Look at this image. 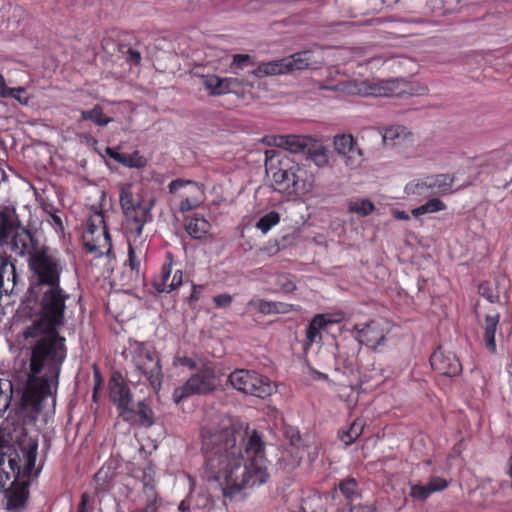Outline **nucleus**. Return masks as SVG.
<instances>
[{
	"label": "nucleus",
	"instance_id": "nucleus-1",
	"mask_svg": "<svg viewBox=\"0 0 512 512\" xmlns=\"http://www.w3.org/2000/svg\"><path fill=\"white\" fill-rule=\"evenodd\" d=\"M207 477L219 483L225 497L268 478L264 443L257 431L229 416L207 421L200 430Z\"/></svg>",
	"mask_w": 512,
	"mask_h": 512
},
{
	"label": "nucleus",
	"instance_id": "nucleus-2",
	"mask_svg": "<svg viewBox=\"0 0 512 512\" xmlns=\"http://www.w3.org/2000/svg\"><path fill=\"white\" fill-rule=\"evenodd\" d=\"M31 349L27 384L22 394V407L38 412L41 403L56 393L59 375L66 358L65 338L57 330L35 336Z\"/></svg>",
	"mask_w": 512,
	"mask_h": 512
},
{
	"label": "nucleus",
	"instance_id": "nucleus-3",
	"mask_svg": "<svg viewBox=\"0 0 512 512\" xmlns=\"http://www.w3.org/2000/svg\"><path fill=\"white\" fill-rule=\"evenodd\" d=\"M41 293L40 316L24 332L25 338L38 336L43 331L57 330L64 324L66 300L69 295L65 293L60 285L38 288Z\"/></svg>",
	"mask_w": 512,
	"mask_h": 512
},
{
	"label": "nucleus",
	"instance_id": "nucleus-4",
	"mask_svg": "<svg viewBox=\"0 0 512 512\" xmlns=\"http://www.w3.org/2000/svg\"><path fill=\"white\" fill-rule=\"evenodd\" d=\"M37 448L36 442L29 441L20 447V452L0 454V489L6 490L8 485L14 484L21 473L26 476L38 474L39 469L35 467Z\"/></svg>",
	"mask_w": 512,
	"mask_h": 512
},
{
	"label": "nucleus",
	"instance_id": "nucleus-5",
	"mask_svg": "<svg viewBox=\"0 0 512 512\" xmlns=\"http://www.w3.org/2000/svg\"><path fill=\"white\" fill-rule=\"evenodd\" d=\"M0 246L20 257L31 256L37 249L32 234L11 213L1 217Z\"/></svg>",
	"mask_w": 512,
	"mask_h": 512
},
{
	"label": "nucleus",
	"instance_id": "nucleus-6",
	"mask_svg": "<svg viewBox=\"0 0 512 512\" xmlns=\"http://www.w3.org/2000/svg\"><path fill=\"white\" fill-rule=\"evenodd\" d=\"M30 268L36 278L37 288L59 285L65 262L58 251L49 247L36 249L30 256Z\"/></svg>",
	"mask_w": 512,
	"mask_h": 512
},
{
	"label": "nucleus",
	"instance_id": "nucleus-7",
	"mask_svg": "<svg viewBox=\"0 0 512 512\" xmlns=\"http://www.w3.org/2000/svg\"><path fill=\"white\" fill-rule=\"evenodd\" d=\"M225 375L221 368L214 364H205L193 374L183 385L174 389L173 400L180 403L193 395L207 394L214 391L221 384Z\"/></svg>",
	"mask_w": 512,
	"mask_h": 512
},
{
	"label": "nucleus",
	"instance_id": "nucleus-8",
	"mask_svg": "<svg viewBox=\"0 0 512 512\" xmlns=\"http://www.w3.org/2000/svg\"><path fill=\"white\" fill-rule=\"evenodd\" d=\"M228 379L236 390L259 398L271 395L274 390L272 383L267 377L252 370H235L229 375Z\"/></svg>",
	"mask_w": 512,
	"mask_h": 512
},
{
	"label": "nucleus",
	"instance_id": "nucleus-9",
	"mask_svg": "<svg viewBox=\"0 0 512 512\" xmlns=\"http://www.w3.org/2000/svg\"><path fill=\"white\" fill-rule=\"evenodd\" d=\"M275 155V150L265 152L266 174L271 180L272 187L274 190L287 195L297 193L299 190L297 175L291 169L277 166L274 162Z\"/></svg>",
	"mask_w": 512,
	"mask_h": 512
},
{
	"label": "nucleus",
	"instance_id": "nucleus-10",
	"mask_svg": "<svg viewBox=\"0 0 512 512\" xmlns=\"http://www.w3.org/2000/svg\"><path fill=\"white\" fill-rule=\"evenodd\" d=\"M145 220L142 216H135L130 221L128 235V266L131 270L132 277L135 280L141 278V262L146 256V247L143 242L137 244L138 238L141 237Z\"/></svg>",
	"mask_w": 512,
	"mask_h": 512
},
{
	"label": "nucleus",
	"instance_id": "nucleus-11",
	"mask_svg": "<svg viewBox=\"0 0 512 512\" xmlns=\"http://www.w3.org/2000/svg\"><path fill=\"white\" fill-rule=\"evenodd\" d=\"M334 152L342 159L346 167L358 169L364 162V152L350 133H338L332 139Z\"/></svg>",
	"mask_w": 512,
	"mask_h": 512
},
{
	"label": "nucleus",
	"instance_id": "nucleus-12",
	"mask_svg": "<svg viewBox=\"0 0 512 512\" xmlns=\"http://www.w3.org/2000/svg\"><path fill=\"white\" fill-rule=\"evenodd\" d=\"M360 344L366 345L373 351H381L385 345L387 335L391 330L390 323L386 320H372L366 324H358L354 327Z\"/></svg>",
	"mask_w": 512,
	"mask_h": 512
},
{
	"label": "nucleus",
	"instance_id": "nucleus-13",
	"mask_svg": "<svg viewBox=\"0 0 512 512\" xmlns=\"http://www.w3.org/2000/svg\"><path fill=\"white\" fill-rule=\"evenodd\" d=\"M133 361L151 387L157 391L162 383V369L157 355L152 351L141 348L136 351Z\"/></svg>",
	"mask_w": 512,
	"mask_h": 512
},
{
	"label": "nucleus",
	"instance_id": "nucleus-14",
	"mask_svg": "<svg viewBox=\"0 0 512 512\" xmlns=\"http://www.w3.org/2000/svg\"><path fill=\"white\" fill-rule=\"evenodd\" d=\"M182 278L181 270H173L172 255L168 253L167 262L164 263L160 274L154 279L153 287L159 293H170L182 284Z\"/></svg>",
	"mask_w": 512,
	"mask_h": 512
},
{
	"label": "nucleus",
	"instance_id": "nucleus-15",
	"mask_svg": "<svg viewBox=\"0 0 512 512\" xmlns=\"http://www.w3.org/2000/svg\"><path fill=\"white\" fill-rule=\"evenodd\" d=\"M430 364L436 372L444 376H456L462 370L457 356L453 352H445L441 349H438L431 355Z\"/></svg>",
	"mask_w": 512,
	"mask_h": 512
},
{
	"label": "nucleus",
	"instance_id": "nucleus-16",
	"mask_svg": "<svg viewBox=\"0 0 512 512\" xmlns=\"http://www.w3.org/2000/svg\"><path fill=\"white\" fill-rule=\"evenodd\" d=\"M185 186L192 187L193 191L195 192V195H188L180 202L179 209L182 212L190 211L199 206L202 201V196L204 194L202 187L192 180H173L169 183L168 190L170 193L173 194L177 193L179 189Z\"/></svg>",
	"mask_w": 512,
	"mask_h": 512
},
{
	"label": "nucleus",
	"instance_id": "nucleus-17",
	"mask_svg": "<svg viewBox=\"0 0 512 512\" xmlns=\"http://www.w3.org/2000/svg\"><path fill=\"white\" fill-rule=\"evenodd\" d=\"M311 136L301 135H278L267 137V143L284 148L291 153H304L311 141Z\"/></svg>",
	"mask_w": 512,
	"mask_h": 512
},
{
	"label": "nucleus",
	"instance_id": "nucleus-18",
	"mask_svg": "<svg viewBox=\"0 0 512 512\" xmlns=\"http://www.w3.org/2000/svg\"><path fill=\"white\" fill-rule=\"evenodd\" d=\"M84 245L88 252L96 256L108 255L111 252V239L108 231L92 234V232L83 233Z\"/></svg>",
	"mask_w": 512,
	"mask_h": 512
},
{
	"label": "nucleus",
	"instance_id": "nucleus-19",
	"mask_svg": "<svg viewBox=\"0 0 512 512\" xmlns=\"http://www.w3.org/2000/svg\"><path fill=\"white\" fill-rule=\"evenodd\" d=\"M110 396L119 408L123 418L129 420L132 413V408L130 407L132 397L129 388L122 382H114L110 388Z\"/></svg>",
	"mask_w": 512,
	"mask_h": 512
},
{
	"label": "nucleus",
	"instance_id": "nucleus-20",
	"mask_svg": "<svg viewBox=\"0 0 512 512\" xmlns=\"http://www.w3.org/2000/svg\"><path fill=\"white\" fill-rule=\"evenodd\" d=\"M120 204L127 217V229L130 228V221L135 216H142L146 221V216L150 208L140 209V203L135 202L130 186H123L120 191Z\"/></svg>",
	"mask_w": 512,
	"mask_h": 512
},
{
	"label": "nucleus",
	"instance_id": "nucleus-21",
	"mask_svg": "<svg viewBox=\"0 0 512 512\" xmlns=\"http://www.w3.org/2000/svg\"><path fill=\"white\" fill-rule=\"evenodd\" d=\"M17 283L15 266L8 258L0 257V298L12 294Z\"/></svg>",
	"mask_w": 512,
	"mask_h": 512
},
{
	"label": "nucleus",
	"instance_id": "nucleus-22",
	"mask_svg": "<svg viewBox=\"0 0 512 512\" xmlns=\"http://www.w3.org/2000/svg\"><path fill=\"white\" fill-rule=\"evenodd\" d=\"M10 489L6 488L7 509L20 510L26 505L28 499V488L25 483L10 484Z\"/></svg>",
	"mask_w": 512,
	"mask_h": 512
},
{
	"label": "nucleus",
	"instance_id": "nucleus-23",
	"mask_svg": "<svg viewBox=\"0 0 512 512\" xmlns=\"http://www.w3.org/2000/svg\"><path fill=\"white\" fill-rule=\"evenodd\" d=\"M251 74L257 78L287 74L284 58L260 63Z\"/></svg>",
	"mask_w": 512,
	"mask_h": 512
},
{
	"label": "nucleus",
	"instance_id": "nucleus-24",
	"mask_svg": "<svg viewBox=\"0 0 512 512\" xmlns=\"http://www.w3.org/2000/svg\"><path fill=\"white\" fill-rule=\"evenodd\" d=\"M332 322L325 314L315 315L306 330L307 345L321 341V332Z\"/></svg>",
	"mask_w": 512,
	"mask_h": 512
},
{
	"label": "nucleus",
	"instance_id": "nucleus-25",
	"mask_svg": "<svg viewBox=\"0 0 512 512\" xmlns=\"http://www.w3.org/2000/svg\"><path fill=\"white\" fill-rule=\"evenodd\" d=\"M455 178L450 174H437L429 176L428 184L431 186L432 195H448L453 192Z\"/></svg>",
	"mask_w": 512,
	"mask_h": 512
},
{
	"label": "nucleus",
	"instance_id": "nucleus-26",
	"mask_svg": "<svg viewBox=\"0 0 512 512\" xmlns=\"http://www.w3.org/2000/svg\"><path fill=\"white\" fill-rule=\"evenodd\" d=\"M312 58L313 55L310 51H301L284 57L287 74L308 69L313 63Z\"/></svg>",
	"mask_w": 512,
	"mask_h": 512
},
{
	"label": "nucleus",
	"instance_id": "nucleus-27",
	"mask_svg": "<svg viewBox=\"0 0 512 512\" xmlns=\"http://www.w3.org/2000/svg\"><path fill=\"white\" fill-rule=\"evenodd\" d=\"M309 158L318 167H325L329 164V151L328 148L315 138H311V141L305 151Z\"/></svg>",
	"mask_w": 512,
	"mask_h": 512
},
{
	"label": "nucleus",
	"instance_id": "nucleus-28",
	"mask_svg": "<svg viewBox=\"0 0 512 512\" xmlns=\"http://www.w3.org/2000/svg\"><path fill=\"white\" fill-rule=\"evenodd\" d=\"M187 233L194 239L203 238L210 230V223L201 215L195 214L185 223Z\"/></svg>",
	"mask_w": 512,
	"mask_h": 512
},
{
	"label": "nucleus",
	"instance_id": "nucleus-29",
	"mask_svg": "<svg viewBox=\"0 0 512 512\" xmlns=\"http://www.w3.org/2000/svg\"><path fill=\"white\" fill-rule=\"evenodd\" d=\"M500 320V314L494 313L486 315L484 329V341L487 349L491 353H496L495 333Z\"/></svg>",
	"mask_w": 512,
	"mask_h": 512
},
{
	"label": "nucleus",
	"instance_id": "nucleus-30",
	"mask_svg": "<svg viewBox=\"0 0 512 512\" xmlns=\"http://www.w3.org/2000/svg\"><path fill=\"white\" fill-rule=\"evenodd\" d=\"M193 75L200 79L201 85L210 96H221L223 77L215 74H204L197 69L194 70Z\"/></svg>",
	"mask_w": 512,
	"mask_h": 512
},
{
	"label": "nucleus",
	"instance_id": "nucleus-31",
	"mask_svg": "<svg viewBox=\"0 0 512 512\" xmlns=\"http://www.w3.org/2000/svg\"><path fill=\"white\" fill-rule=\"evenodd\" d=\"M80 120H89L101 127H104L113 122V118L108 117L103 113V108L100 105H95L91 110H81Z\"/></svg>",
	"mask_w": 512,
	"mask_h": 512
},
{
	"label": "nucleus",
	"instance_id": "nucleus-32",
	"mask_svg": "<svg viewBox=\"0 0 512 512\" xmlns=\"http://www.w3.org/2000/svg\"><path fill=\"white\" fill-rule=\"evenodd\" d=\"M246 87L252 88L253 84L245 79H240L237 77H223L221 95L229 93H244Z\"/></svg>",
	"mask_w": 512,
	"mask_h": 512
},
{
	"label": "nucleus",
	"instance_id": "nucleus-33",
	"mask_svg": "<svg viewBox=\"0 0 512 512\" xmlns=\"http://www.w3.org/2000/svg\"><path fill=\"white\" fill-rule=\"evenodd\" d=\"M13 396V384L6 376H0V418L9 408Z\"/></svg>",
	"mask_w": 512,
	"mask_h": 512
},
{
	"label": "nucleus",
	"instance_id": "nucleus-34",
	"mask_svg": "<svg viewBox=\"0 0 512 512\" xmlns=\"http://www.w3.org/2000/svg\"><path fill=\"white\" fill-rule=\"evenodd\" d=\"M446 209V205L443 201L438 198H432L423 205L412 210L414 217H419L424 214L435 213Z\"/></svg>",
	"mask_w": 512,
	"mask_h": 512
},
{
	"label": "nucleus",
	"instance_id": "nucleus-35",
	"mask_svg": "<svg viewBox=\"0 0 512 512\" xmlns=\"http://www.w3.org/2000/svg\"><path fill=\"white\" fill-rule=\"evenodd\" d=\"M363 429L364 422L360 419H356L347 431H343L339 434V438L345 445H349L362 434Z\"/></svg>",
	"mask_w": 512,
	"mask_h": 512
},
{
	"label": "nucleus",
	"instance_id": "nucleus-36",
	"mask_svg": "<svg viewBox=\"0 0 512 512\" xmlns=\"http://www.w3.org/2000/svg\"><path fill=\"white\" fill-rule=\"evenodd\" d=\"M304 455V449H300L299 447L291 444V447L283 453L282 460L285 462V466L288 469H293L299 466L301 459Z\"/></svg>",
	"mask_w": 512,
	"mask_h": 512
},
{
	"label": "nucleus",
	"instance_id": "nucleus-37",
	"mask_svg": "<svg viewBox=\"0 0 512 512\" xmlns=\"http://www.w3.org/2000/svg\"><path fill=\"white\" fill-rule=\"evenodd\" d=\"M428 182H429V177L412 181L406 185L405 191L407 194H410V195H417V196L432 195L431 194V186L428 184Z\"/></svg>",
	"mask_w": 512,
	"mask_h": 512
},
{
	"label": "nucleus",
	"instance_id": "nucleus-38",
	"mask_svg": "<svg viewBox=\"0 0 512 512\" xmlns=\"http://www.w3.org/2000/svg\"><path fill=\"white\" fill-rule=\"evenodd\" d=\"M375 209L374 204L369 199H357L348 204L349 212L360 216H368Z\"/></svg>",
	"mask_w": 512,
	"mask_h": 512
},
{
	"label": "nucleus",
	"instance_id": "nucleus-39",
	"mask_svg": "<svg viewBox=\"0 0 512 512\" xmlns=\"http://www.w3.org/2000/svg\"><path fill=\"white\" fill-rule=\"evenodd\" d=\"M280 221L278 212L271 211L262 216L256 223V227L262 232L267 233L273 226L277 225Z\"/></svg>",
	"mask_w": 512,
	"mask_h": 512
},
{
	"label": "nucleus",
	"instance_id": "nucleus-40",
	"mask_svg": "<svg viewBox=\"0 0 512 512\" xmlns=\"http://www.w3.org/2000/svg\"><path fill=\"white\" fill-rule=\"evenodd\" d=\"M410 132L403 126H393L385 130L383 135L384 142L396 143L399 139H405L410 136Z\"/></svg>",
	"mask_w": 512,
	"mask_h": 512
},
{
	"label": "nucleus",
	"instance_id": "nucleus-41",
	"mask_svg": "<svg viewBox=\"0 0 512 512\" xmlns=\"http://www.w3.org/2000/svg\"><path fill=\"white\" fill-rule=\"evenodd\" d=\"M92 232V234L100 233V231H108L105 226L104 216L101 212H94L87 223L85 232Z\"/></svg>",
	"mask_w": 512,
	"mask_h": 512
},
{
	"label": "nucleus",
	"instance_id": "nucleus-42",
	"mask_svg": "<svg viewBox=\"0 0 512 512\" xmlns=\"http://www.w3.org/2000/svg\"><path fill=\"white\" fill-rule=\"evenodd\" d=\"M107 154L114 160H116L119 163L125 164L130 167H139L142 165V158L137 157V160H134L132 156L124 154V153H118L114 151L112 148L106 149Z\"/></svg>",
	"mask_w": 512,
	"mask_h": 512
},
{
	"label": "nucleus",
	"instance_id": "nucleus-43",
	"mask_svg": "<svg viewBox=\"0 0 512 512\" xmlns=\"http://www.w3.org/2000/svg\"><path fill=\"white\" fill-rule=\"evenodd\" d=\"M247 307L250 309H254L258 311L259 313L270 315L272 314V306L271 301H266L263 299H251L247 303Z\"/></svg>",
	"mask_w": 512,
	"mask_h": 512
},
{
	"label": "nucleus",
	"instance_id": "nucleus-44",
	"mask_svg": "<svg viewBox=\"0 0 512 512\" xmlns=\"http://www.w3.org/2000/svg\"><path fill=\"white\" fill-rule=\"evenodd\" d=\"M339 489L347 499L352 500L357 495V482L353 478L347 479L339 484Z\"/></svg>",
	"mask_w": 512,
	"mask_h": 512
},
{
	"label": "nucleus",
	"instance_id": "nucleus-45",
	"mask_svg": "<svg viewBox=\"0 0 512 512\" xmlns=\"http://www.w3.org/2000/svg\"><path fill=\"white\" fill-rule=\"evenodd\" d=\"M137 414L143 425L151 426L153 424L152 410L143 402H139Z\"/></svg>",
	"mask_w": 512,
	"mask_h": 512
},
{
	"label": "nucleus",
	"instance_id": "nucleus-46",
	"mask_svg": "<svg viewBox=\"0 0 512 512\" xmlns=\"http://www.w3.org/2000/svg\"><path fill=\"white\" fill-rule=\"evenodd\" d=\"M9 91H11L9 94H4V98L11 97L23 105H28L30 98L23 96L25 93L23 87L9 88Z\"/></svg>",
	"mask_w": 512,
	"mask_h": 512
},
{
	"label": "nucleus",
	"instance_id": "nucleus-47",
	"mask_svg": "<svg viewBox=\"0 0 512 512\" xmlns=\"http://www.w3.org/2000/svg\"><path fill=\"white\" fill-rule=\"evenodd\" d=\"M410 495L413 498H416L419 500H425L431 495V493L429 491L427 484L426 485H413L411 487Z\"/></svg>",
	"mask_w": 512,
	"mask_h": 512
},
{
	"label": "nucleus",
	"instance_id": "nucleus-48",
	"mask_svg": "<svg viewBox=\"0 0 512 512\" xmlns=\"http://www.w3.org/2000/svg\"><path fill=\"white\" fill-rule=\"evenodd\" d=\"M447 481L441 477H433L427 484L430 493L442 491L447 487Z\"/></svg>",
	"mask_w": 512,
	"mask_h": 512
},
{
	"label": "nucleus",
	"instance_id": "nucleus-49",
	"mask_svg": "<svg viewBox=\"0 0 512 512\" xmlns=\"http://www.w3.org/2000/svg\"><path fill=\"white\" fill-rule=\"evenodd\" d=\"M250 59L251 56L248 54H235L233 55L231 67H234L236 69H243L247 66Z\"/></svg>",
	"mask_w": 512,
	"mask_h": 512
},
{
	"label": "nucleus",
	"instance_id": "nucleus-50",
	"mask_svg": "<svg viewBox=\"0 0 512 512\" xmlns=\"http://www.w3.org/2000/svg\"><path fill=\"white\" fill-rule=\"evenodd\" d=\"M232 300V296L227 293L216 295L213 298L214 304L219 308L229 307L232 303Z\"/></svg>",
	"mask_w": 512,
	"mask_h": 512
},
{
	"label": "nucleus",
	"instance_id": "nucleus-51",
	"mask_svg": "<svg viewBox=\"0 0 512 512\" xmlns=\"http://www.w3.org/2000/svg\"><path fill=\"white\" fill-rule=\"evenodd\" d=\"M479 293L487 298L491 303L497 302L499 300L498 295L493 294L490 286L488 284H480L479 285Z\"/></svg>",
	"mask_w": 512,
	"mask_h": 512
},
{
	"label": "nucleus",
	"instance_id": "nucleus-52",
	"mask_svg": "<svg viewBox=\"0 0 512 512\" xmlns=\"http://www.w3.org/2000/svg\"><path fill=\"white\" fill-rule=\"evenodd\" d=\"M277 284L279 286L282 287V289L286 292H292L295 290L296 288V285L294 284V282H292L291 280H289L286 276L284 275H279L277 277Z\"/></svg>",
	"mask_w": 512,
	"mask_h": 512
},
{
	"label": "nucleus",
	"instance_id": "nucleus-53",
	"mask_svg": "<svg viewBox=\"0 0 512 512\" xmlns=\"http://www.w3.org/2000/svg\"><path fill=\"white\" fill-rule=\"evenodd\" d=\"M272 306V314H278V313H288L291 310L292 305L283 303V302H275L271 301Z\"/></svg>",
	"mask_w": 512,
	"mask_h": 512
},
{
	"label": "nucleus",
	"instance_id": "nucleus-54",
	"mask_svg": "<svg viewBox=\"0 0 512 512\" xmlns=\"http://www.w3.org/2000/svg\"><path fill=\"white\" fill-rule=\"evenodd\" d=\"M349 512H376V508L373 505H355L350 508Z\"/></svg>",
	"mask_w": 512,
	"mask_h": 512
},
{
	"label": "nucleus",
	"instance_id": "nucleus-55",
	"mask_svg": "<svg viewBox=\"0 0 512 512\" xmlns=\"http://www.w3.org/2000/svg\"><path fill=\"white\" fill-rule=\"evenodd\" d=\"M128 58H129L130 62H132L136 65L140 64L141 59H142L140 52H138L137 50H134L132 48H130L128 50Z\"/></svg>",
	"mask_w": 512,
	"mask_h": 512
},
{
	"label": "nucleus",
	"instance_id": "nucleus-56",
	"mask_svg": "<svg viewBox=\"0 0 512 512\" xmlns=\"http://www.w3.org/2000/svg\"><path fill=\"white\" fill-rule=\"evenodd\" d=\"M175 363L176 364H180V365H185V366H188L190 368H194L195 367V362L188 358V357H177L175 359Z\"/></svg>",
	"mask_w": 512,
	"mask_h": 512
},
{
	"label": "nucleus",
	"instance_id": "nucleus-57",
	"mask_svg": "<svg viewBox=\"0 0 512 512\" xmlns=\"http://www.w3.org/2000/svg\"><path fill=\"white\" fill-rule=\"evenodd\" d=\"M9 87H7L5 79L2 74H0V96L3 97L4 94H9Z\"/></svg>",
	"mask_w": 512,
	"mask_h": 512
},
{
	"label": "nucleus",
	"instance_id": "nucleus-58",
	"mask_svg": "<svg viewBox=\"0 0 512 512\" xmlns=\"http://www.w3.org/2000/svg\"><path fill=\"white\" fill-rule=\"evenodd\" d=\"M393 215L398 220H404V221L409 220V215L403 210H394Z\"/></svg>",
	"mask_w": 512,
	"mask_h": 512
},
{
	"label": "nucleus",
	"instance_id": "nucleus-59",
	"mask_svg": "<svg viewBox=\"0 0 512 512\" xmlns=\"http://www.w3.org/2000/svg\"><path fill=\"white\" fill-rule=\"evenodd\" d=\"M51 218H52L54 225L56 227H58L59 229L63 230V223H62L61 218L57 214H52Z\"/></svg>",
	"mask_w": 512,
	"mask_h": 512
},
{
	"label": "nucleus",
	"instance_id": "nucleus-60",
	"mask_svg": "<svg viewBox=\"0 0 512 512\" xmlns=\"http://www.w3.org/2000/svg\"><path fill=\"white\" fill-rule=\"evenodd\" d=\"M86 503H87V496H86V494H83L81 503L79 505L78 512H86Z\"/></svg>",
	"mask_w": 512,
	"mask_h": 512
},
{
	"label": "nucleus",
	"instance_id": "nucleus-61",
	"mask_svg": "<svg viewBox=\"0 0 512 512\" xmlns=\"http://www.w3.org/2000/svg\"><path fill=\"white\" fill-rule=\"evenodd\" d=\"M201 288H202L201 286L198 287V288L194 287L193 292L190 295V300L191 301H197L199 299V292H200Z\"/></svg>",
	"mask_w": 512,
	"mask_h": 512
},
{
	"label": "nucleus",
	"instance_id": "nucleus-62",
	"mask_svg": "<svg viewBox=\"0 0 512 512\" xmlns=\"http://www.w3.org/2000/svg\"><path fill=\"white\" fill-rule=\"evenodd\" d=\"M189 508H190V506H189L188 501L183 500V501L180 502V504H179V510L180 511L186 512V511L189 510Z\"/></svg>",
	"mask_w": 512,
	"mask_h": 512
},
{
	"label": "nucleus",
	"instance_id": "nucleus-63",
	"mask_svg": "<svg viewBox=\"0 0 512 512\" xmlns=\"http://www.w3.org/2000/svg\"><path fill=\"white\" fill-rule=\"evenodd\" d=\"M359 85H360V87L357 88V93L372 94V92L367 91V89L365 88V86H366L365 82H361Z\"/></svg>",
	"mask_w": 512,
	"mask_h": 512
},
{
	"label": "nucleus",
	"instance_id": "nucleus-64",
	"mask_svg": "<svg viewBox=\"0 0 512 512\" xmlns=\"http://www.w3.org/2000/svg\"><path fill=\"white\" fill-rule=\"evenodd\" d=\"M157 507L154 503H150L146 506L144 512H156Z\"/></svg>",
	"mask_w": 512,
	"mask_h": 512
}]
</instances>
